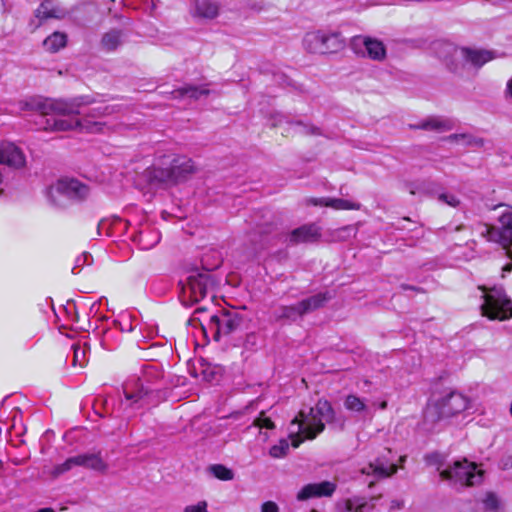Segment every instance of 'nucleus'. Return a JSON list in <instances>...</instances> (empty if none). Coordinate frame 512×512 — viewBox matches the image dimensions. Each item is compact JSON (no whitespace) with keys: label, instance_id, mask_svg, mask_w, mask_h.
<instances>
[{"label":"nucleus","instance_id":"obj_1","mask_svg":"<svg viewBox=\"0 0 512 512\" xmlns=\"http://www.w3.org/2000/svg\"><path fill=\"white\" fill-rule=\"evenodd\" d=\"M92 103L88 97L73 99H45L35 104L41 114L37 123L41 129L48 132H65L78 130L82 133L105 134L112 127L100 119L118 111L114 105H100L90 109L82 118L75 116L83 114V108Z\"/></svg>","mask_w":512,"mask_h":512},{"label":"nucleus","instance_id":"obj_2","mask_svg":"<svg viewBox=\"0 0 512 512\" xmlns=\"http://www.w3.org/2000/svg\"><path fill=\"white\" fill-rule=\"evenodd\" d=\"M155 370L152 366L145 367L143 376H132L123 384V393L125 399L121 401L120 408L127 410L131 408L138 410L148 405H153L154 389L150 385L149 376L153 375Z\"/></svg>","mask_w":512,"mask_h":512},{"label":"nucleus","instance_id":"obj_3","mask_svg":"<svg viewBox=\"0 0 512 512\" xmlns=\"http://www.w3.org/2000/svg\"><path fill=\"white\" fill-rule=\"evenodd\" d=\"M90 193L89 187L71 178L59 179L46 190L48 202L56 208H65L70 201H83Z\"/></svg>","mask_w":512,"mask_h":512},{"label":"nucleus","instance_id":"obj_4","mask_svg":"<svg viewBox=\"0 0 512 512\" xmlns=\"http://www.w3.org/2000/svg\"><path fill=\"white\" fill-rule=\"evenodd\" d=\"M179 285L181 286L179 298L185 306L198 303L209 295L214 298L212 294L214 281L208 271H194Z\"/></svg>","mask_w":512,"mask_h":512},{"label":"nucleus","instance_id":"obj_5","mask_svg":"<svg viewBox=\"0 0 512 512\" xmlns=\"http://www.w3.org/2000/svg\"><path fill=\"white\" fill-rule=\"evenodd\" d=\"M290 427V438L292 445L296 448L305 438L314 439L324 430L325 424L323 419L315 413V410L310 408L308 414L300 411L299 417H295L291 421Z\"/></svg>","mask_w":512,"mask_h":512},{"label":"nucleus","instance_id":"obj_6","mask_svg":"<svg viewBox=\"0 0 512 512\" xmlns=\"http://www.w3.org/2000/svg\"><path fill=\"white\" fill-rule=\"evenodd\" d=\"M443 480L453 486H474L482 482L483 472L477 465L467 459L455 461L452 465L440 472Z\"/></svg>","mask_w":512,"mask_h":512},{"label":"nucleus","instance_id":"obj_7","mask_svg":"<svg viewBox=\"0 0 512 512\" xmlns=\"http://www.w3.org/2000/svg\"><path fill=\"white\" fill-rule=\"evenodd\" d=\"M483 291L482 314L491 320H506L512 316V302L506 297L504 290L494 287L489 291L485 287H479Z\"/></svg>","mask_w":512,"mask_h":512},{"label":"nucleus","instance_id":"obj_8","mask_svg":"<svg viewBox=\"0 0 512 512\" xmlns=\"http://www.w3.org/2000/svg\"><path fill=\"white\" fill-rule=\"evenodd\" d=\"M469 400L461 393L450 392L444 397L428 405L426 418L431 421H439L452 417L468 408Z\"/></svg>","mask_w":512,"mask_h":512},{"label":"nucleus","instance_id":"obj_9","mask_svg":"<svg viewBox=\"0 0 512 512\" xmlns=\"http://www.w3.org/2000/svg\"><path fill=\"white\" fill-rule=\"evenodd\" d=\"M303 47L310 53L328 54L341 50L344 42L339 33L311 31L304 36Z\"/></svg>","mask_w":512,"mask_h":512},{"label":"nucleus","instance_id":"obj_10","mask_svg":"<svg viewBox=\"0 0 512 512\" xmlns=\"http://www.w3.org/2000/svg\"><path fill=\"white\" fill-rule=\"evenodd\" d=\"M242 323V317L234 311H222L218 315H212L209 328L214 331V339L219 341L222 336L235 332Z\"/></svg>","mask_w":512,"mask_h":512},{"label":"nucleus","instance_id":"obj_11","mask_svg":"<svg viewBox=\"0 0 512 512\" xmlns=\"http://www.w3.org/2000/svg\"><path fill=\"white\" fill-rule=\"evenodd\" d=\"M351 45L355 53L367 56L372 60L381 61L386 56L384 44L371 37L355 36L351 41Z\"/></svg>","mask_w":512,"mask_h":512},{"label":"nucleus","instance_id":"obj_12","mask_svg":"<svg viewBox=\"0 0 512 512\" xmlns=\"http://www.w3.org/2000/svg\"><path fill=\"white\" fill-rule=\"evenodd\" d=\"M25 164L26 157L18 146L8 141L0 143V165L20 169L23 168Z\"/></svg>","mask_w":512,"mask_h":512},{"label":"nucleus","instance_id":"obj_13","mask_svg":"<svg viewBox=\"0 0 512 512\" xmlns=\"http://www.w3.org/2000/svg\"><path fill=\"white\" fill-rule=\"evenodd\" d=\"M336 490V484L330 481L320 483H310L303 486L297 494L299 501H305L310 498L330 497Z\"/></svg>","mask_w":512,"mask_h":512},{"label":"nucleus","instance_id":"obj_14","mask_svg":"<svg viewBox=\"0 0 512 512\" xmlns=\"http://www.w3.org/2000/svg\"><path fill=\"white\" fill-rule=\"evenodd\" d=\"M131 237L140 249L149 250L159 243L161 233L155 226H140V229L135 230Z\"/></svg>","mask_w":512,"mask_h":512},{"label":"nucleus","instance_id":"obj_15","mask_svg":"<svg viewBox=\"0 0 512 512\" xmlns=\"http://www.w3.org/2000/svg\"><path fill=\"white\" fill-rule=\"evenodd\" d=\"M453 55L456 58L465 59L472 65L480 67L494 58V54L487 50H476L469 48H453Z\"/></svg>","mask_w":512,"mask_h":512},{"label":"nucleus","instance_id":"obj_16","mask_svg":"<svg viewBox=\"0 0 512 512\" xmlns=\"http://www.w3.org/2000/svg\"><path fill=\"white\" fill-rule=\"evenodd\" d=\"M307 205L324 206L334 210H357L360 204L346 199L330 198V197H310L305 200Z\"/></svg>","mask_w":512,"mask_h":512},{"label":"nucleus","instance_id":"obj_17","mask_svg":"<svg viewBox=\"0 0 512 512\" xmlns=\"http://www.w3.org/2000/svg\"><path fill=\"white\" fill-rule=\"evenodd\" d=\"M78 467L93 470L104 474L108 470L107 462L102 458L101 452H88L76 455Z\"/></svg>","mask_w":512,"mask_h":512},{"label":"nucleus","instance_id":"obj_18","mask_svg":"<svg viewBox=\"0 0 512 512\" xmlns=\"http://www.w3.org/2000/svg\"><path fill=\"white\" fill-rule=\"evenodd\" d=\"M483 232L488 241L500 244L503 248L512 246V226H485Z\"/></svg>","mask_w":512,"mask_h":512},{"label":"nucleus","instance_id":"obj_19","mask_svg":"<svg viewBox=\"0 0 512 512\" xmlns=\"http://www.w3.org/2000/svg\"><path fill=\"white\" fill-rule=\"evenodd\" d=\"M319 226H298L289 235L291 244L312 243L320 239Z\"/></svg>","mask_w":512,"mask_h":512},{"label":"nucleus","instance_id":"obj_20","mask_svg":"<svg viewBox=\"0 0 512 512\" xmlns=\"http://www.w3.org/2000/svg\"><path fill=\"white\" fill-rule=\"evenodd\" d=\"M169 163L172 173L179 174V178L175 179V184L184 181L189 175L195 172V166L192 160L185 156H176Z\"/></svg>","mask_w":512,"mask_h":512},{"label":"nucleus","instance_id":"obj_21","mask_svg":"<svg viewBox=\"0 0 512 512\" xmlns=\"http://www.w3.org/2000/svg\"><path fill=\"white\" fill-rule=\"evenodd\" d=\"M219 4L213 0H195L191 14L195 18L213 19L219 13Z\"/></svg>","mask_w":512,"mask_h":512},{"label":"nucleus","instance_id":"obj_22","mask_svg":"<svg viewBox=\"0 0 512 512\" xmlns=\"http://www.w3.org/2000/svg\"><path fill=\"white\" fill-rule=\"evenodd\" d=\"M67 11L56 5L52 0L43 1L35 12V16L43 21L47 19H63Z\"/></svg>","mask_w":512,"mask_h":512},{"label":"nucleus","instance_id":"obj_23","mask_svg":"<svg viewBox=\"0 0 512 512\" xmlns=\"http://www.w3.org/2000/svg\"><path fill=\"white\" fill-rule=\"evenodd\" d=\"M361 471L363 474L374 475L376 478H384L396 473L397 466L395 464H389L382 459H376L374 462L362 468Z\"/></svg>","mask_w":512,"mask_h":512},{"label":"nucleus","instance_id":"obj_24","mask_svg":"<svg viewBox=\"0 0 512 512\" xmlns=\"http://www.w3.org/2000/svg\"><path fill=\"white\" fill-rule=\"evenodd\" d=\"M145 175L152 183L175 184L179 174H173L170 166L168 168L153 166L145 170Z\"/></svg>","mask_w":512,"mask_h":512},{"label":"nucleus","instance_id":"obj_25","mask_svg":"<svg viewBox=\"0 0 512 512\" xmlns=\"http://www.w3.org/2000/svg\"><path fill=\"white\" fill-rule=\"evenodd\" d=\"M67 44V35L63 32H54L43 41V47L47 52L56 53Z\"/></svg>","mask_w":512,"mask_h":512},{"label":"nucleus","instance_id":"obj_26","mask_svg":"<svg viewBox=\"0 0 512 512\" xmlns=\"http://www.w3.org/2000/svg\"><path fill=\"white\" fill-rule=\"evenodd\" d=\"M330 298L331 296L328 293H318L300 301V307L304 314H307L322 307Z\"/></svg>","mask_w":512,"mask_h":512},{"label":"nucleus","instance_id":"obj_27","mask_svg":"<svg viewBox=\"0 0 512 512\" xmlns=\"http://www.w3.org/2000/svg\"><path fill=\"white\" fill-rule=\"evenodd\" d=\"M303 315L305 314L300 307V302L290 306H280L275 312L277 320L287 319L290 321H296Z\"/></svg>","mask_w":512,"mask_h":512},{"label":"nucleus","instance_id":"obj_28","mask_svg":"<svg viewBox=\"0 0 512 512\" xmlns=\"http://www.w3.org/2000/svg\"><path fill=\"white\" fill-rule=\"evenodd\" d=\"M367 507L368 503L360 497L349 498L338 504L339 512H364Z\"/></svg>","mask_w":512,"mask_h":512},{"label":"nucleus","instance_id":"obj_29","mask_svg":"<svg viewBox=\"0 0 512 512\" xmlns=\"http://www.w3.org/2000/svg\"><path fill=\"white\" fill-rule=\"evenodd\" d=\"M121 44V32L117 30L107 32L101 39V47L107 52L116 50Z\"/></svg>","mask_w":512,"mask_h":512},{"label":"nucleus","instance_id":"obj_30","mask_svg":"<svg viewBox=\"0 0 512 512\" xmlns=\"http://www.w3.org/2000/svg\"><path fill=\"white\" fill-rule=\"evenodd\" d=\"M207 472L221 481H231L235 476L233 470L223 464H212L208 466Z\"/></svg>","mask_w":512,"mask_h":512},{"label":"nucleus","instance_id":"obj_31","mask_svg":"<svg viewBox=\"0 0 512 512\" xmlns=\"http://www.w3.org/2000/svg\"><path fill=\"white\" fill-rule=\"evenodd\" d=\"M95 414L100 417L112 416L114 414V404L104 397H98L93 403Z\"/></svg>","mask_w":512,"mask_h":512},{"label":"nucleus","instance_id":"obj_32","mask_svg":"<svg viewBox=\"0 0 512 512\" xmlns=\"http://www.w3.org/2000/svg\"><path fill=\"white\" fill-rule=\"evenodd\" d=\"M313 409L315 410V413L323 419V421L327 423L334 421L335 412L329 401L319 400Z\"/></svg>","mask_w":512,"mask_h":512},{"label":"nucleus","instance_id":"obj_33","mask_svg":"<svg viewBox=\"0 0 512 512\" xmlns=\"http://www.w3.org/2000/svg\"><path fill=\"white\" fill-rule=\"evenodd\" d=\"M208 93L207 89L204 88H197L193 86H187L183 87L179 90H176L173 92V95L175 98H193L198 99L202 95H205Z\"/></svg>","mask_w":512,"mask_h":512},{"label":"nucleus","instance_id":"obj_34","mask_svg":"<svg viewBox=\"0 0 512 512\" xmlns=\"http://www.w3.org/2000/svg\"><path fill=\"white\" fill-rule=\"evenodd\" d=\"M422 128L437 131H447L452 128V123L449 120L441 118H430L422 124Z\"/></svg>","mask_w":512,"mask_h":512},{"label":"nucleus","instance_id":"obj_35","mask_svg":"<svg viewBox=\"0 0 512 512\" xmlns=\"http://www.w3.org/2000/svg\"><path fill=\"white\" fill-rule=\"evenodd\" d=\"M78 467L76 455L67 458L63 463L54 466L51 474L53 477H58L73 468Z\"/></svg>","mask_w":512,"mask_h":512},{"label":"nucleus","instance_id":"obj_36","mask_svg":"<svg viewBox=\"0 0 512 512\" xmlns=\"http://www.w3.org/2000/svg\"><path fill=\"white\" fill-rule=\"evenodd\" d=\"M344 406L347 410L353 412H362L366 409L364 401L354 394H350L345 398Z\"/></svg>","mask_w":512,"mask_h":512},{"label":"nucleus","instance_id":"obj_37","mask_svg":"<svg viewBox=\"0 0 512 512\" xmlns=\"http://www.w3.org/2000/svg\"><path fill=\"white\" fill-rule=\"evenodd\" d=\"M72 349H73V359H72L73 366L84 367V365L87 362L86 347L81 346L80 344H73Z\"/></svg>","mask_w":512,"mask_h":512},{"label":"nucleus","instance_id":"obj_38","mask_svg":"<svg viewBox=\"0 0 512 512\" xmlns=\"http://www.w3.org/2000/svg\"><path fill=\"white\" fill-rule=\"evenodd\" d=\"M114 326L122 332H132L134 330L133 319L127 313L121 314L118 319L114 320Z\"/></svg>","mask_w":512,"mask_h":512},{"label":"nucleus","instance_id":"obj_39","mask_svg":"<svg viewBox=\"0 0 512 512\" xmlns=\"http://www.w3.org/2000/svg\"><path fill=\"white\" fill-rule=\"evenodd\" d=\"M498 221L500 224H512V206L506 204H500L497 206Z\"/></svg>","mask_w":512,"mask_h":512},{"label":"nucleus","instance_id":"obj_40","mask_svg":"<svg viewBox=\"0 0 512 512\" xmlns=\"http://www.w3.org/2000/svg\"><path fill=\"white\" fill-rule=\"evenodd\" d=\"M293 128L295 130V132L299 133V134H304V135H316L319 133V129L313 125H310V124H305V123H302V122H296V123H293Z\"/></svg>","mask_w":512,"mask_h":512},{"label":"nucleus","instance_id":"obj_41","mask_svg":"<svg viewBox=\"0 0 512 512\" xmlns=\"http://www.w3.org/2000/svg\"><path fill=\"white\" fill-rule=\"evenodd\" d=\"M289 449V444L286 440L280 441L278 445H274L270 448L269 454L273 458H281L286 455Z\"/></svg>","mask_w":512,"mask_h":512},{"label":"nucleus","instance_id":"obj_42","mask_svg":"<svg viewBox=\"0 0 512 512\" xmlns=\"http://www.w3.org/2000/svg\"><path fill=\"white\" fill-rule=\"evenodd\" d=\"M483 504L486 510L497 511L500 506L498 497L494 493H488L483 499Z\"/></svg>","mask_w":512,"mask_h":512},{"label":"nucleus","instance_id":"obj_43","mask_svg":"<svg viewBox=\"0 0 512 512\" xmlns=\"http://www.w3.org/2000/svg\"><path fill=\"white\" fill-rule=\"evenodd\" d=\"M336 235L331 240H344L351 235L356 233V226H340L336 230Z\"/></svg>","mask_w":512,"mask_h":512},{"label":"nucleus","instance_id":"obj_44","mask_svg":"<svg viewBox=\"0 0 512 512\" xmlns=\"http://www.w3.org/2000/svg\"><path fill=\"white\" fill-rule=\"evenodd\" d=\"M438 200L451 207H457L460 203L459 199L454 194L451 193L439 194Z\"/></svg>","mask_w":512,"mask_h":512},{"label":"nucleus","instance_id":"obj_45","mask_svg":"<svg viewBox=\"0 0 512 512\" xmlns=\"http://www.w3.org/2000/svg\"><path fill=\"white\" fill-rule=\"evenodd\" d=\"M183 512H208V503L205 500L199 501L193 505H187Z\"/></svg>","mask_w":512,"mask_h":512},{"label":"nucleus","instance_id":"obj_46","mask_svg":"<svg viewBox=\"0 0 512 512\" xmlns=\"http://www.w3.org/2000/svg\"><path fill=\"white\" fill-rule=\"evenodd\" d=\"M92 262V257L90 254L88 253H83L82 255L78 256L76 259H75V265L74 267L72 268V272L73 273H76L75 270L77 268H81L82 266L84 265H89L91 264Z\"/></svg>","mask_w":512,"mask_h":512},{"label":"nucleus","instance_id":"obj_47","mask_svg":"<svg viewBox=\"0 0 512 512\" xmlns=\"http://www.w3.org/2000/svg\"><path fill=\"white\" fill-rule=\"evenodd\" d=\"M255 424L260 428L273 429L274 423L272 420L261 413L260 416L255 420Z\"/></svg>","mask_w":512,"mask_h":512},{"label":"nucleus","instance_id":"obj_48","mask_svg":"<svg viewBox=\"0 0 512 512\" xmlns=\"http://www.w3.org/2000/svg\"><path fill=\"white\" fill-rule=\"evenodd\" d=\"M112 228H113V226L98 225V226H96V233L98 236L104 235L106 237H112L113 236Z\"/></svg>","mask_w":512,"mask_h":512},{"label":"nucleus","instance_id":"obj_49","mask_svg":"<svg viewBox=\"0 0 512 512\" xmlns=\"http://www.w3.org/2000/svg\"><path fill=\"white\" fill-rule=\"evenodd\" d=\"M261 512H279V509L274 502L268 501L262 504Z\"/></svg>","mask_w":512,"mask_h":512},{"label":"nucleus","instance_id":"obj_50","mask_svg":"<svg viewBox=\"0 0 512 512\" xmlns=\"http://www.w3.org/2000/svg\"><path fill=\"white\" fill-rule=\"evenodd\" d=\"M440 455L439 454H433L426 457V460L429 463H437L439 461Z\"/></svg>","mask_w":512,"mask_h":512},{"label":"nucleus","instance_id":"obj_51","mask_svg":"<svg viewBox=\"0 0 512 512\" xmlns=\"http://www.w3.org/2000/svg\"><path fill=\"white\" fill-rule=\"evenodd\" d=\"M3 192H4L3 175H2V173L0 172V196L3 194Z\"/></svg>","mask_w":512,"mask_h":512},{"label":"nucleus","instance_id":"obj_52","mask_svg":"<svg viewBox=\"0 0 512 512\" xmlns=\"http://www.w3.org/2000/svg\"><path fill=\"white\" fill-rule=\"evenodd\" d=\"M401 288H402L403 290L411 289V290L418 291V288L413 287V286H409V285H406V284H402V285H401Z\"/></svg>","mask_w":512,"mask_h":512},{"label":"nucleus","instance_id":"obj_53","mask_svg":"<svg viewBox=\"0 0 512 512\" xmlns=\"http://www.w3.org/2000/svg\"><path fill=\"white\" fill-rule=\"evenodd\" d=\"M507 90L512 97V79L507 83Z\"/></svg>","mask_w":512,"mask_h":512},{"label":"nucleus","instance_id":"obj_54","mask_svg":"<svg viewBox=\"0 0 512 512\" xmlns=\"http://www.w3.org/2000/svg\"><path fill=\"white\" fill-rule=\"evenodd\" d=\"M206 307H198L196 310H195V313H200V312H204L206 311Z\"/></svg>","mask_w":512,"mask_h":512},{"label":"nucleus","instance_id":"obj_55","mask_svg":"<svg viewBox=\"0 0 512 512\" xmlns=\"http://www.w3.org/2000/svg\"><path fill=\"white\" fill-rule=\"evenodd\" d=\"M109 220H110V221H112V222H118V221H121V219H120L118 216H116V215L112 216V218H111V219H109Z\"/></svg>","mask_w":512,"mask_h":512},{"label":"nucleus","instance_id":"obj_56","mask_svg":"<svg viewBox=\"0 0 512 512\" xmlns=\"http://www.w3.org/2000/svg\"><path fill=\"white\" fill-rule=\"evenodd\" d=\"M511 269H512V266H511V265H506V266L504 267V271H507V272L511 271Z\"/></svg>","mask_w":512,"mask_h":512},{"label":"nucleus","instance_id":"obj_57","mask_svg":"<svg viewBox=\"0 0 512 512\" xmlns=\"http://www.w3.org/2000/svg\"><path fill=\"white\" fill-rule=\"evenodd\" d=\"M393 507H398L400 508L401 507V503L400 502H393Z\"/></svg>","mask_w":512,"mask_h":512},{"label":"nucleus","instance_id":"obj_58","mask_svg":"<svg viewBox=\"0 0 512 512\" xmlns=\"http://www.w3.org/2000/svg\"><path fill=\"white\" fill-rule=\"evenodd\" d=\"M387 407V403L384 401L381 403L380 408L385 409Z\"/></svg>","mask_w":512,"mask_h":512},{"label":"nucleus","instance_id":"obj_59","mask_svg":"<svg viewBox=\"0 0 512 512\" xmlns=\"http://www.w3.org/2000/svg\"><path fill=\"white\" fill-rule=\"evenodd\" d=\"M98 410L103 411V406H98Z\"/></svg>","mask_w":512,"mask_h":512},{"label":"nucleus","instance_id":"obj_60","mask_svg":"<svg viewBox=\"0 0 512 512\" xmlns=\"http://www.w3.org/2000/svg\"><path fill=\"white\" fill-rule=\"evenodd\" d=\"M104 221H107V219L100 220L99 224H103Z\"/></svg>","mask_w":512,"mask_h":512}]
</instances>
